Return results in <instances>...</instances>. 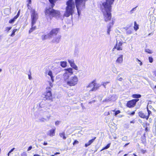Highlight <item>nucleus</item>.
Masks as SVG:
<instances>
[{"label":"nucleus","instance_id":"a211bd4d","mask_svg":"<svg viewBox=\"0 0 156 156\" xmlns=\"http://www.w3.org/2000/svg\"><path fill=\"white\" fill-rule=\"evenodd\" d=\"M131 97L134 98L138 99L141 97V95L140 94H132Z\"/></svg>","mask_w":156,"mask_h":156},{"label":"nucleus","instance_id":"37998d69","mask_svg":"<svg viewBox=\"0 0 156 156\" xmlns=\"http://www.w3.org/2000/svg\"><path fill=\"white\" fill-rule=\"evenodd\" d=\"M48 75H49L50 76H51L53 75L52 72L50 70L48 71Z\"/></svg>","mask_w":156,"mask_h":156},{"label":"nucleus","instance_id":"a19ab883","mask_svg":"<svg viewBox=\"0 0 156 156\" xmlns=\"http://www.w3.org/2000/svg\"><path fill=\"white\" fill-rule=\"evenodd\" d=\"M27 2L28 3L27 5V6H29V4H31V0H27Z\"/></svg>","mask_w":156,"mask_h":156},{"label":"nucleus","instance_id":"09e8293b","mask_svg":"<svg viewBox=\"0 0 156 156\" xmlns=\"http://www.w3.org/2000/svg\"><path fill=\"white\" fill-rule=\"evenodd\" d=\"M51 78V81L52 82H53L54 81V76L53 75L51 76H50Z\"/></svg>","mask_w":156,"mask_h":156},{"label":"nucleus","instance_id":"20e7f679","mask_svg":"<svg viewBox=\"0 0 156 156\" xmlns=\"http://www.w3.org/2000/svg\"><path fill=\"white\" fill-rule=\"evenodd\" d=\"M44 97V98L46 100H48L52 101L53 100V96L51 92V89L50 87H47L46 88V91L43 94Z\"/></svg>","mask_w":156,"mask_h":156},{"label":"nucleus","instance_id":"393cba45","mask_svg":"<svg viewBox=\"0 0 156 156\" xmlns=\"http://www.w3.org/2000/svg\"><path fill=\"white\" fill-rule=\"evenodd\" d=\"M65 70L67 71L68 73L72 74L73 73V71L72 69L71 68H69L66 69H65Z\"/></svg>","mask_w":156,"mask_h":156},{"label":"nucleus","instance_id":"603ef678","mask_svg":"<svg viewBox=\"0 0 156 156\" xmlns=\"http://www.w3.org/2000/svg\"><path fill=\"white\" fill-rule=\"evenodd\" d=\"M43 144L44 145H48V143L46 142H44L43 143Z\"/></svg>","mask_w":156,"mask_h":156},{"label":"nucleus","instance_id":"7c9ffc66","mask_svg":"<svg viewBox=\"0 0 156 156\" xmlns=\"http://www.w3.org/2000/svg\"><path fill=\"white\" fill-rule=\"evenodd\" d=\"M145 52L149 54H151L153 53L152 51L149 49H146Z\"/></svg>","mask_w":156,"mask_h":156},{"label":"nucleus","instance_id":"4468645a","mask_svg":"<svg viewBox=\"0 0 156 156\" xmlns=\"http://www.w3.org/2000/svg\"><path fill=\"white\" fill-rule=\"evenodd\" d=\"M138 115L142 118L145 119L147 120L148 119V116H147V115H146L145 114L142 112H140L138 113Z\"/></svg>","mask_w":156,"mask_h":156},{"label":"nucleus","instance_id":"f8f14e48","mask_svg":"<svg viewBox=\"0 0 156 156\" xmlns=\"http://www.w3.org/2000/svg\"><path fill=\"white\" fill-rule=\"evenodd\" d=\"M124 29L126 30V34L129 35L131 34L133 31V29L130 26L128 27H126Z\"/></svg>","mask_w":156,"mask_h":156},{"label":"nucleus","instance_id":"58836bf2","mask_svg":"<svg viewBox=\"0 0 156 156\" xmlns=\"http://www.w3.org/2000/svg\"><path fill=\"white\" fill-rule=\"evenodd\" d=\"M135 111L132 112L131 113H128V115L130 116H133L135 114Z\"/></svg>","mask_w":156,"mask_h":156},{"label":"nucleus","instance_id":"680f3d73","mask_svg":"<svg viewBox=\"0 0 156 156\" xmlns=\"http://www.w3.org/2000/svg\"><path fill=\"white\" fill-rule=\"evenodd\" d=\"M128 155L127 154H125L123 156H126Z\"/></svg>","mask_w":156,"mask_h":156},{"label":"nucleus","instance_id":"49530a36","mask_svg":"<svg viewBox=\"0 0 156 156\" xmlns=\"http://www.w3.org/2000/svg\"><path fill=\"white\" fill-rule=\"evenodd\" d=\"M30 74L28 75V78L30 80H31L32 79V77L31 76V73L30 72Z\"/></svg>","mask_w":156,"mask_h":156},{"label":"nucleus","instance_id":"c85d7f7f","mask_svg":"<svg viewBox=\"0 0 156 156\" xmlns=\"http://www.w3.org/2000/svg\"><path fill=\"white\" fill-rule=\"evenodd\" d=\"M112 111L115 112V113H114L115 115H118L121 113V112L119 110L115 111V110H112Z\"/></svg>","mask_w":156,"mask_h":156},{"label":"nucleus","instance_id":"bf43d9fd","mask_svg":"<svg viewBox=\"0 0 156 156\" xmlns=\"http://www.w3.org/2000/svg\"><path fill=\"white\" fill-rule=\"evenodd\" d=\"M134 122H135V121H134V120H133V121H131L130 122V123H134Z\"/></svg>","mask_w":156,"mask_h":156},{"label":"nucleus","instance_id":"39448f33","mask_svg":"<svg viewBox=\"0 0 156 156\" xmlns=\"http://www.w3.org/2000/svg\"><path fill=\"white\" fill-rule=\"evenodd\" d=\"M64 80L68 85L72 87L75 86L77 84L78 79L77 76L75 75L71 77L67 81H66V79H64Z\"/></svg>","mask_w":156,"mask_h":156},{"label":"nucleus","instance_id":"5701e85b","mask_svg":"<svg viewBox=\"0 0 156 156\" xmlns=\"http://www.w3.org/2000/svg\"><path fill=\"white\" fill-rule=\"evenodd\" d=\"M19 30V29H14L12 31V33L10 34V37H13L15 35V33L16 31H18Z\"/></svg>","mask_w":156,"mask_h":156},{"label":"nucleus","instance_id":"0e129e2a","mask_svg":"<svg viewBox=\"0 0 156 156\" xmlns=\"http://www.w3.org/2000/svg\"><path fill=\"white\" fill-rule=\"evenodd\" d=\"M133 155L134 156H137V155H136L135 154H133Z\"/></svg>","mask_w":156,"mask_h":156},{"label":"nucleus","instance_id":"a878e982","mask_svg":"<svg viewBox=\"0 0 156 156\" xmlns=\"http://www.w3.org/2000/svg\"><path fill=\"white\" fill-rule=\"evenodd\" d=\"M151 107V106H147V111L148 112V114H147V116H148V119L149 118L150 115H151L152 113L151 112L149 109L148 107Z\"/></svg>","mask_w":156,"mask_h":156},{"label":"nucleus","instance_id":"412c9836","mask_svg":"<svg viewBox=\"0 0 156 156\" xmlns=\"http://www.w3.org/2000/svg\"><path fill=\"white\" fill-rule=\"evenodd\" d=\"M133 28L134 30L136 31H137L139 28V25L137 23L136 21L134 22V26Z\"/></svg>","mask_w":156,"mask_h":156},{"label":"nucleus","instance_id":"6ab92c4d","mask_svg":"<svg viewBox=\"0 0 156 156\" xmlns=\"http://www.w3.org/2000/svg\"><path fill=\"white\" fill-rule=\"evenodd\" d=\"M59 135L60 137L62 138L63 140H65L66 138V137L65 136V133L64 132L59 133Z\"/></svg>","mask_w":156,"mask_h":156},{"label":"nucleus","instance_id":"6e6552de","mask_svg":"<svg viewBox=\"0 0 156 156\" xmlns=\"http://www.w3.org/2000/svg\"><path fill=\"white\" fill-rule=\"evenodd\" d=\"M139 101V99H133L127 102L126 106L129 108L134 107L136 105V103Z\"/></svg>","mask_w":156,"mask_h":156},{"label":"nucleus","instance_id":"338daca9","mask_svg":"<svg viewBox=\"0 0 156 156\" xmlns=\"http://www.w3.org/2000/svg\"><path fill=\"white\" fill-rule=\"evenodd\" d=\"M55 155H54V154L52 155H51V156H54Z\"/></svg>","mask_w":156,"mask_h":156},{"label":"nucleus","instance_id":"f704fd0d","mask_svg":"<svg viewBox=\"0 0 156 156\" xmlns=\"http://www.w3.org/2000/svg\"><path fill=\"white\" fill-rule=\"evenodd\" d=\"M79 143V142L77 140H75L73 142V146H75L76 144H78Z\"/></svg>","mask_w":156,"mask_h":156},{"label":"nucleus","instance_id":"774afa93","mask_svg":"<svg viewBox=\"0 0 156 156\" xmlns=\"http://www.w3.org/2000/svg\"><path fill=\"white\" fill-rule=\"evenodd\" d=\"M134 9V8L133 9H132V11Z\"/></svg>","mask_w":156,"mask_h":156},{"label":"nucleus","instance_id":"4be33fe9","mask_svg":"<svg viewBox=\"0 0 156 156\" xmlns=\"http://www.w3.org/2000/svg\"><path fill=\"white\" fill-rule=\"evenodd\" d=\"M49 2L51 4V7L53 8L55 5V2L57 0H48Z\"/></svg>","mask_w":156,"mask_h":156},{"label":"nucleus","instance_id":"cd10ccee","mask_svg":"<svg viewBox=\"0 0 156 156\" xmlns=\"http://www.w3.org/2000/svg\"><path fill=\"white\" fill-rule=\"evenodd\" d=\"M111 144V143H109L107 144L106 146L103 147L100 151H102L104 150H105L109 148Z\"/></svg>","mask_w":156,"mask_h":156},{"label":"nucleus","instance_id":"1a4fd4ad","mask_svg":"<svg viewBox=\"0 0 156 156\" xmlns=\"http://www.w3.org/2000/svg\"><path fill=\"white\" fill-rule=\"evenodd\" d=\"M123 43L120 41L118 43L117 42L116 44L112 49V51H114L116 49L117 51H122V45Z\"/></svg>","mask_w":156,"mask_h":156},{"label":"nucleus","instance_id":"9d476101","mask_svg":"<svg viewBox=\"0 0 156 156\" xmlns=\"http://www.w3.org/2000/svg\"><path fill=\"white\" fill-rule=\"evenodd\" d=\"M60 31V29L59 28H55L52 29L49 34V36L50 37L52 36L56 35Z\"/></svg>","mask_w":156,"mask_h":156},{"label":"nucleus","instance_id":"c756f323","mask_svg":"<svg viewBox=\"0 0 156 156\" xmlns=\"http://www.w3.org/2000/svg\"><path fill=\"white\" fill-rule=\"evenodd\" d=\"M96 137H94V138L90 140L87 143L88 144V145H90L94 141V140L96 139Z\"/></svg>","mask_w":156,"mask_h":156},{"label":"nucleus","instance_id":"e2e57ef3","mask_svg":"<svg viewBox=\"0 0 156 156\" xmlns=\"http://www.w3.org/2000/svg\"><path fill=\"white\" fill-rule=\"evenodd\" d=\"M154 89H156V85L154 87Z\"/></svg>","mask_w":156,"mask_h":156},{"label":"nucleus","instance_id":"e433bc0d","mask_svg":"<svg viewBox=\"0 0 156 156\" xmlns=\"http://www.w3.org/2000/svg\"><path fill=\"white\" fill-rule=\"evenodd\" d=\"M152 73L153 76L154 77H156V69L153 71L152 72Z\"/></svg>","mask_w":156,"mask_h":156},{"label":"nucleus","instance_id":"aec40b11","mask_svg":"<svg viewBox=\"0 0 156 156\" xmlns=\"http://www.w3.org/2000/svg\"><path fill=\"white\" fill-rule=\"evenodd\" d=\"M150 125L149 123H148L146 122L145 124L143 125V126L145 128V130L146 132H147L149 131V129L147 127V126H149Z\"/></svg>","mask_w":156,"mask_h":156},{"label":"nucleus","instance_id":"69168bd1","mask_svg":"<svg viewBox=\"0 0 156 156\" xmlns=\"http://www.w3.org/2000/svg\"><path fill=\"white\" fill-rule=\"evenodd\" d=\"M2 71V69H0V72Z\"/></svg>","mask_w":156,"mask_h":156},{"label":"nucleus","instance_id":"473e14b6","mask_svg":"<svg viewBox=\"0 0 156 156\" xmlns=\"http://www.w3.org/2000/svg\"><path fill=\"white\" fill-rule=\"evenodd\" d=\"M109 83V82H103V83H102L101 85H103L105 88H106V85Z\"/></svg>","mask_w":156,"mask_h":156},{"label":"nucleus","instance_id":"7ed1b4c3","mask_svg":"<svg viewBox=\"0 0 156 156\" xmlns=\"http://www.w3.org/2000/svg\"><path fill=\"white\" fill-rule=\"evenodd\" d=\"M45 16L48 20H51L53 18H59L61 16L60 12L52 7L46 8L44 11Z\"/></svg>","mask_w":156,"mask_h":156},{"label":"nucleus","instance_id":"5fc2aeb1","mask_svg":"<svg viewBox=\"0 0 156 156\" xmlns=\"http://www.w3.org/2000/svg\"><path fill=\"white\" fill-rule=\"evenodd\" d=\"M123 79H122V77H120L119 78V81H122V80Z\"/></svg>","mask_w":156,"mask_h":156},{"label":"nucleus","instance_id":"423d86ee","mask_svg":"<svg viewBox=\"0 0 156 156\" xmlns=\"http://www.w3.org/2000/svg\"><path fill=\"white\" fill-rule=\"evenodd\" d=\"M30 12L31 20V23H32V25H33L35 24L38 19V14L34 9H31L30 11Z\"/></svg>","mask_w":156,"mask_h":156},{"label":"nucleus","instance_id":"72a5a7b5","mask_svg":"<svg viewBox=\"0 0 156 156\" xmlns=\"http://www.w3.org/2000/svg\"><path fill=\"white\" fill-rule=\"evenodd\" d=\"M12 27H7L5 28V31L7 32H8L11 29Z\"/></svg>","mask_w":156,"mask_h":156},{"label":"nucleus","instance_id":"f03ea898","mask_svg":"<svg viewBox=\"0 0 156 156\" xmlns=\"http://www.w3.org/2000/svg\"><path fill=\"white\" fill-rule=\"evenodd\" d=\"M76 7L78 12L80 8L85 6V2L84 0H75ZM65 12L64 16L68 17L70 15H72L74 12L75 5L73 0H68L66 2Z\"/></svg>","mask_w":156,"mask_h":156},{"label":"nucleus","instance_id":"f257e3e1","mask_svg":"<svg viewBox=\"0 0 156 156\" xmlns=\"http://www.w3.org/2000/svg\"><path fill=\"white\" fill-rule=\"evenodd\" d=\"M115 0H105L104 2H101L99 3L98 7L102 12L104 21L108 22L111 21L107 26V33L110 34L111 28L113 25L114 22L112 20V5Z\"/></svg>","mask_w":156,"mask_h":156},{"label":"nucleus","instance_id":"3c124183","mask_svg":"<svg viewBox=\"0 0 156 156\" xmlns=\"http://www.w3.org/2000/svg\"><path fill=\"white\" fill-rule=\"evenodd\" d=\"M49 85L51 87H53V85L50 82H49Z\"/></svg>","mask_w":156,"mask_h":156},{"label":"nucleus","instance_id":"79ce46f5","mask_svg":"<svg viewBox=\"0 0 156 156\" xmlns=\"http://www.w3.org/2000/svg\"><path fill=\"white\" fill-rule=\"evenodd\" d=\"M21 156H27V154L26 152H24L21 154Z\"/></svg>","mask_w":156,"mask_h":156},{"label":"nucleus","instance_id":"f3484780","mask_svg":"<svg viewBox=\"0 0 156 156\" xmlns=\"http://www.w3.org/2000/svg\"><path fill=\"white\" fill-rule=\"evenodd\" d=\"M34 24H33V25H32V23H31V27L29 31V34L32 32L33 31H34L36 29V26H34Z\"/></svg>","mask_w":156,"mask_h":156},{"label":"nucleus","instance_id":"c9c22d12","mask_svg":"<svg viewBox=\"0 0 156 156\" xmlns=\"http://www.w3.org/2000/svg\"><path fill=\"white\" fill-rule=\"evenodd\" d=\"M148 60L150 63H152L153 62V58L151 57H148Z\"/></svg>","mask_w":156,"mask_h":156},{"label":"nucleus","instance_id":"9b49d317","mask_svg":"<svg viewBox=\"0 0 156 156\" xmlns=\"http://www.w3.org/2000/svg\"><path fill=\"white\" fill-rule=\"evenodd\" d=\"M56 128L55 127L48 130L47 135L50 137H52L55 135Z\"/></svg>","mask_w":156,"mask_h":156},{"label":"nucleus","instance_id":"ea45409f","mask_svg":"<svg viewBox=\"0 0 156 156\" xmlns=\"http://www.w3.org/2000/svg\"><path fill=\"white\" fill-rule=\"evenodd\" d=\"M20 10H19L18 12L17 15L15 16L17 18L19 17V15H20Z\"/></svg>","mask_w":156,"mask_h":156},{"label":"nucleus","instance_id":"c03bdc74","mask_svg":"<svg viewBox=\"0 0 156 156\" xmlns=\"http://www.w3.org/2000/svg\"><path fill=\"white\" fill-rule=\"evenodd\" d=\"M14 149L15 148H13L9 151L8 154V156H9L10 153L12 152Z\"/></svg>","mask_w":156,"mask_h":156},{"label":"nucleus","instance_id":"bb28decb","mask_svg":"<svg viewBox=\"0 0 156 156\" xmlns=\"http://www.w3.org/2000/svg\"><path fill=\"white\" fill-rule=\"evenodd\" d=\"M17 18L15 16L13 18L10 19L9 21V23H13L16 20Z\"/></svg>","mask_w":156,"mask_h":156},{"label":"nucleus","instance_id":"4c0bfd02","mask_svg":"<svg viewBox=\"0 0 156 156\" xmlns=\"http://www.w3.org/2000/svg\"><path fill=\"white\" fill-rule=\"evenodd\" d=\"M136 61L137 62H140L139 63V65L141 66L142 65V62L138 58H136Z\"/></svg>","mask_w":156,"mask_h":156},{"label":"nucleus","instance_id":"8fccbe9b","mask_svg":"<svg viewBox=\"0 0 156 156\" xmlns=\"http://www.w3.org/2000/svg\"><path fill=\"white\" fill-rule=\"evenodd\" d=\"M105 115H110V113L109 112H105Z\"/></svg>","mask_w":156,"mask_h":156},{"label":"nucleus","instance_id":"052dcab7","mask_svg":"<svg viewBox=\"0 0 156 156\" xmlns=\"http://www.w3.org/2000/svg\"><path fill=\"white\" fill-rule=\"evenodd\" d=\"M142 152H143V153H145V152H146V151H145V150H142Z\"/></svg>","mask_w":156,"mask_h":156},{"label":"nucleus","instance_id":"2eb2a0df","mask_svg":"<svg viewBox=\"0 0 156 156\" xmlns=\"http://www.w3.org/2000/svg\"><path fill=\"white\" fill-rule=\"evenodd\" d=\"M116 61L117 63H121L123 61V55H120L117 58Z\"/></svg>","mask_w":156,"mask_h":156},{"label":"nucleus","instance_id":"4d7b16f0","mask_svg":"<svg viewBox=\"0 0 156 156\" xmlns=\"http://www.w3.org/2000/svg\"><path fill=\"white\" fill-rule=\"evenodd\" d=\"M33 156H41L38 154H34Z\"/></svg>","mask_w":156,"mask_h":156},{"label":"nucleus","instance_id":"13d9d810","mask_svg":"<svg viewBox=\"0 0 156 156\" xmlns=\"http://www.w3.org/2000/svg\"><path fill=\"white\" fill-rule=\"evenodd\" d=\"M60 153L59 152H56L54 154L55 155H56L57 154H59Z\"/></svg>","mask_w":156,"mask_h":156},{"label":"nucleus","instance_id":"864d4df0","mask_svg":"<svg viewBox=\"0 0 156 156\" xmlns=\"http://www.w3.org/2000/svg\"><path fill=\"white\" fill-rule=\"evenodd\" d=\"M129 144V143H126L124 146V147H126L127 145H128V144Z\"/></svg>","mask_w":156,"mask_h":156},{"label":"nucleus","instance_id":"de8ad7c7","mask_svg":"<svg viewBox=\"0 0 156 156\" xmlns=\"http://www.w3.org/2000/svg\"><path fill=\"white\" fill-rule=\"evenodd\" d=\"M32 146H29L28 147V148L27 150V151H29L30 150L32 149Z\"/></svg>","mask_w":156,"mask_h":156},{"label":"nucleus","instance_id":"a18cd8bd","mask_svg":"<svg viewBox=\"0 0 156 156\" xmlns=\"http://www.w3.org/2000/svg\"><path fill=\"white\" fill-rule=\"evenodd\" d=\"M60 123V122L58 121H56L55 122V124L56 126L58 125Z\"/></svg>","mask_w":156,"mask_h":156},{"label":"nucleus","instance_id":"b1692460","mask_svg":"<svg viewBox=\"0 0 156 156\" xmlns=\"http://www.w3.org/2000/svg\"><path fill=\"white\" fill-rule=\"evenodd\" d=\"M60 65L63 68H65L67 66V62L65 61L61 62Z\"/></svg>","mask_w":156,"mask_h":156},{"label":"nucleus","instance_id":"6e6d98bb","mask_svg":"<svg viewBox=\"0 0 156 156\" xmlns=\"http://www.w3.org/2000/svg\"><path fill=\"white\" fill-rule=\"evenodd\" d=\"M90 145H88V144L87 143V144H86L85 145V146L86 147H87L88 146Z\"/></svg>","mask_w":156,"mask_h":156},{"label":"nucleus","instance_id":"dca6fc26","mask_svg":"<svg viewBox=\"0 0 156 156\" xmlns=\"http://www.w3.org/2000/svg\"><path fill=\"white\" fill-rule=\"evenodd\" d=\"M61 38V36L60 35H59L55 37L54 38L53 40L52 41L53 42H55L56 43H58L60 39Z\"/></svg>","mask_w":156,"mask_h":156},{"label":"nucleus","instance_id":"ddd939ff","mask_svg":"<svg viewBox=\"0 0 156 156\" xmlns=\"http://www.w3.org/2000/svg\"><path fill=\"white\" fill-rule=\"evenodd\" d=\"M68 62L71 67L76 70H78V67L74 63V62L73 60H68Z\"/></svg>","mask_w":156,"mask_h":156},{"label":"nucleus","instance_id":"0eeeda50","mask_svg":"<svg viewBox=\"0 0 156 156\" xmlns=\"http://www.w3.org/2000/svg\"><path fill=\"white\" fill-rule=\"evenodd\" d=\"M92 86L93 87L90 90V92L92 91H95L98 89L100 87V86H98L96 83L95 80H93L92 81L89 83L87 86V87H91Z\"/></svg>","mask_w":156,"mask_h":156},{"label":"nucleus","instance_id":"2f4dec72","mask_svg":"<svg viewBox=\"0 0 156 156\" xmlns=\"http://www.w3.org/2000/svg\"><path fill=\"white\" fill-rule=\"evenodd\" d=\"M48 36L47 35H44L42 36V40H44L48 38Z\"/></svg>","mask_w":156,"mask_h":156}]
</instances>
